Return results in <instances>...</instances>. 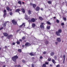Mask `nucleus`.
<instances>
[{
  "label": "nucleus",
  "mask_w": 67,
  "mask_h": 67,
  "mask_svg": "<svg viewBox=\"0 0 67 67\" xmlns=\"http://www.w3.org/2000/svg\"><path fill=\"white\" fill-rule=\"evenodd\" d=\"M47 24H49V25H51V24L49 22V21H47Z\"/></svg>",
  "instance_id": "obj_28"
},
{
  "label": "nucleus",
  "mask_w": 67,
  "mask_h": 67,
  "mask_svg": "<svg viewBox=\"0 0 67 67\" xmlns=\"http://www.w3.org/2000/svg\"><path fill=\"white\" fill-rule=\"evenodd\" d=\"M18 3H19V4H20V5L22 4V3H21V1H18Z\"/></svg>",
  "instance_id": "obj_20"
},
{
  "label": "nucleus",
  "mask_w": 67,
  "mask_h": 67,
  "mask_svg": "<svg viewBox=\"0 0 67 67\" xmlns=\"http://www.w3.org/2000/svg\"><path fill=\"white\" fill-rule=\"evenodd\" d=\"M28 21L29 22H31V20H28Z\"/></svg>",
  "instance_id": "obj_62"
},
{
  "label": "nucleus",
  "mask_w": 67,
  "mask_h": 67,
  "mask_svg": "<svg viewBox=\"0 0 67 67\" xmlns=\"http://www.w3.org/2000/svg\"><path fill=\"white\" fill-rule=\"evenodd\" d=\"M43 58V57H42V56H41L40 57V59H42Z\"/></svg>",
  "instance_id": "obj_47"
},
{
  "label": "nucleus",
  "mask_w": 67,
  "mask_h": 67,
  "mask_svg": "<svg viewBox=\"0 0 67 67\" xmlns=\"http://www.w3.org/2000/svg\"><path fill=\"white\" fill-rule=\"evenodd\" d=\"M56 22L57 23H59V20H56Z\"/></svg>",
  "instance_id": "obj_40"
},
{
  "label": "nucleus",
  "mask_w": 67,
  "mask_h": 67,
  "mask_svg": "<svg viewBox=\"0 0 67 67\" xmlns=\"http://www.w3.org/2000/svg\"><path fill=\"white\" fill-rule=\"evenodd\" d=\"M41 10H42V11H43V8H41Z\"/></svg>",
  "instance_id": "obj_58"
},
{
  "label": "nucleus",
  "mask_w": 67,
  "mask_h": 67,
  "mask_svg": "<svg viewBox=\"0 0 67 67\" xmlns=\"http://www.w3.org/2000/svg\"><path fill=\"white\" fill-rule=\"evenodd\" d=\"M45 43L46 44H48V41H46L45 42Z\"/></svg>",
  "instance_id": "obj_24"
},
{
  "label": "nucleus",
  "mask_w": 67,
  "mask_h": 67,
  "mask_svg": "<svg viewBox=\"0 0 67 67\" xmlns=\"http://www.w3.org/2000/svg\"><path fill=\"white\" fill-rule=\"evenodd\" d=\"M18 56H14L12 57V60H13L14 62H15V61H16V59H18Z\"/></svg>",
  "instance_id": "obj_1"
},
{
  "label": "nucleus",
  "mask_w": 67,
  "mask_h": 67,
  "mask_svg": "<svg viewBox=\"0 0 67 67\" xmlns=\"http://www.w3.org/2000/svg\"><path fill=\"white\" fill-rule=\"evenodd\" d=\"M5 48V49L7 48V46H5V47H4Z\"/></svg>",
  "instance_id": "obj_53"
},
{
  "label": "nucleus",
  "mask_w": 67,
  "mask_h": 67,
  "mask_svg": "<svg viewBox=\"0 0 67 67\" xmlns=\"http://www.w3.org/2000/svg\"><path fill=\"white\" fill-rule=\"evenodd\" d=\"M51 59L48 58V61H49V62L51 61Z\"/></svg>",
  "instance_id": "obj_34"
},
{
  "label": "nucleus",
  "mask_w": 67,
  "mask_h": 67,
  "mask_svg": "<svg viewBox=\"0 0 67 67\" xmlns=\"http://www.w3.org/2000/svg\"><path fill=\"white\" fill-rule=\"evenodd\" d=\"M19 30H18L16 32H19Z\"/></svg>",
  "instance_id": "obj_59"
},
{
  "label": "nucleus",
  "mask_w": 67,
  "mask_h": 67,
  "mask_svg": "<svg viewBox=\"0 0 67 67\" xmlns=\"http://www.w3.org/2000/svg\"><path fill=\"white\" fill-rule=\"evenodd\" d=\"M36 11H38L39 10H40V7H37L36 8Z\"/></svg>",
  "instance_id": "obj_16"
},
{
  "label": "nucleus",
  "mask_w": 67,
  "mask_h": 67,
  "mask_svg": "<svg viewBox=\"0 0 67 67\" xmlns=\"http://www.w3.org/2000/svg\"><path fill=\"white\" fill-rule=\"evenodd\" d=\"M54 58L55 59V60H56L57 59V57H56V56H55Z\"/></svg>",
  "instance_id": "obj_32"
},
{
  "label": "nucleus",
  "mask_w": 67,
  "mask_h": 67,
  "mask_svg": "<svg viewBox=\"0 0 67 67\" xmlns=\"http://www.w3.org/2000/svg\"><path fill=\"white\" fill-rule=\"evenodd\" d=\"M12 22L14 25H16V24H17V23L14 20H13Z\"/></svg>",
  "instance_id": "obj_2"
},
{
  "label": "nucleus",
  "mask_w": 67,
  "mask_h": 67,
  "mask_svg": "<svg viewBox=\"0 0 67 67\" xmlns=\"http://www.w3.org/2000/svg\"><path fill=\"white\" fill-rule=\"evenodd\" d=\"M61 25H62L63 26V25H64V23H62L61 24Z\"/></svg>",
  "instance_id": "obj_52"
},
{
  "label": "nucleus",
  "mask_w": 67,
  "mask_h": 67,
  "mask_svg": "<svg viewBox=\"0 0 67 67\" xmlns=\"http://www.w3.org/2000/svg\"><path fill=\"white\" fill-rule=\"evenodd\" d=\"M58 32L59 33H62V30H61V29H59L58 30Z\"/></svg>",
  "instance_id": "obj_12"
},
{
  "label": "nucleus",
  "mask_w": 67,
  "mask_h": 67,
  "mask_svg": "<svg viewBox=\"0 0 67 67\" xmlns=\"http://www.w3.org/2000/svg\"><path fill=\"white\" fill-rule=\"evenodd\" d=\"M30 55H31V56H34V54H33L32 53H30Z\"/></svg>",
  "instance_id": "obj_29"
},
{
  "label": "nucleus",
  "mask_w": 67,
  "mask_h": 67,
  "mask_svg": "<svg viewBox=\"0 0 67 67\" xmlns=\"http://www.w3.org/2000/svg\"><path fill=\"white\" fill-rule=\"evenodd\" d=\"M10 15H12V12H10Z\"/></svg>",
  "instance_id": "obj_43"
},
{
  "label": "nucleus",
  "mask_w": 67,
  "mask_h": 67,
  "mask_svg": "<svg viewBox=\"0 0 67 67\" xmlns=\"http://www.w3.org/2000/svg\"><path fill=\"white\" fill-rule=\"evenodd\" d=\"M54 52H52L51 53V56H53L54 55Z\"/></svg>",
  "instance_id": "obj_19"
},
{
  "label": "nucleus",
  "mask_w": 67,
  "mask_h": 67,
  "mask_svg": "<svg viewBox=\"0 0 67 67\" xmlns=\"http://www.w3.org/2000/svg\"><path fill=\"white\" fill-rule=\"evenodd\" d=\"M43 24H44V23H41V24L40 26L41 28L43 29H44V25H43Z\"/></svg>",
  "instance_id": "obj_3"
},
{
  "label": "nucleus",
  "mask_w": 67,
  "mask_h": 67,
  "mask_svg": "<svg viewBox=\"0 0 67 67\" xmlns=\"http://www.w3.org/2000/svg\"><path fill=\"white\" fill-rule=\"evenodd\" d=\"M63 20L64 21H66V18H64V17H63Z\"/></svg>",
  "instance_id": "obj_39"
},
{
  "label": "nucleus",
  "mask_w": 67,
  "mask_h": 67,
  "mask_svg": "<svg viewBox=\"0 0 67 67\" xmlns=\"http://www.w3.org/2000/svg\"><path fill=\"white\" fill-rule=\"evenodd\" d=\"M18 51L19 52H21V49H19L18 50Z\"/></svg>",
  "instance_id": "obj_37"
},
{
  "label": "nucleus",
  "mask_w": 67,
  "mask_h": 67,
  "mask_svg": "<svg viewBox=\"0 0 67 67\" xmlns=\"http://www.w3.org/2000/svg\"><path fill=\"white\" fill-rule=\"evenodd\" d=\"M3 67H5V65H4Z\"/></svg>",
  "instance_id": "obj_60"
},
{
  "label": "nucleus",
  "mask_w": 67,
  "mask_h": 67,
  "mask_svg": "<svg viewBox=\"0 0 67 67\" xmlns=\"http://www.w3.org/2000/svg\"><path fill=\"white\" fill-rule=\"evenodd\" d=\"M59 66H60V65H59V64H58V65H57V67H59Z\"/></svg>",
  "instance_id": "obj_45"
},
{
  "label": "nucleus",
  "mask_w": 67,
  "mask_h": 67,
  "mask_svg": "<svg viewBox=\"0 0 67 67\" xmlns=\"http://www.w3.org/2000/svg\"><path fill=\"white\" fill-rule=\"evenodd\" d=\"M7 10H8V11H9V10H10V8L9 7H7Z\"/></svg>",
  "instance_id": "obj_25"
},
{
  "label": "nucleus",
  "mask_w": 67,
  "mask_h": 67,
  "mask_svg": "<svg viewBox=\"0 0 67 67\" xmlns=\"http://www.w3.org/2000/svg\"><path fill=\"white\" fill-rule=\"evenodd\" d=\"M43 54H46V52L45 51H44L43 52Z\"/></svg>",
  "instance_id": "obj_36"
},
{
  "label": "nucleus",
  "mask_w": 67,
  "mask_h": 67,
  "mask_svg": "<svg viewBox=\"0 0 67 67\" xmlns=\"http://www.w3.org/2000/svg\"><path fill=\"white\" fill-rule=\"evenodd\" d=\"M25 37H22V40H25Z\"/></svg>",
  "instance_id": "obj_41"
},
{
  "label": "nucleus",
  "mask_w": 67,
  "mask_h": 67,
  "mask_svg": "<svg viewBox=\"0 0 67 67\" xmlns=\"http://www.w3.org/2000/svg\"><path fill=\"white\" fill-rule=\"evenodd\" d=\"M12 36V35H10L8 36L7 38H8V39H10V38H11V37Z\"/></svg>",
  "instance_id": "obj_9"
},
{
  "label": "nucleus",
  "mask_w": 67,
  "mask_h": 67,
  "mask_svg": "<svg viewBox=\"0 0 67 67\" xmlns=\"http://www.w3.org/2000/svg\"><path fill=\"white\" fill-rule=\"evenodd\" d=\"M31 45V44L29 43V42H26L25 44V46H29Z\"/></svg>",
  "instance_id": "obj_4"
},
{
  "label": "nucleus",
  "mask_w": 67,
  "mask_h": 67,
  "mask_svg": "<svg viewBox=\"0 0 67 67\" xmlns=\"http://www.w3.org/2000/svg\"><path fill=\"white\" fill-rule=\"evenodd\" d=\"M7 22H5V24H6L7 23Z\"/></svg>",
  "instance_id": "obj_61"
},
{
  "label": "nucleus",
  "mask_w": 67,
  "mask_h": 67,
  "mask_svg": "<svg viewBox=\"0 0 67 67\" xmlns=\"http://www.w3.org/2000/svg\"><path fill=\"white\" fill-rule=\"evenodd\" d=\"M50 66H52V64H50Z\"/></svg>",
  "instance_id": "obj_63"
},
{
  "label": "nucleus",
  "mask_w": 67,
  "mask_h": 67,
  "mask_svg": "<svg viewBox=\"0 0 67 67\" xmlns=\"http://www.w3.org/2000/svg\"><path fill=\"white\" fill-rule=\"evenodd\" d=\"M19 11H20V9H18L15 10V12H19Z\"/></svg>",
  "instance_id": "obj_11"
},
{
  "label": "nucleus",
  "mask_w": 67,
  "mask_h": 67,
  "mask_svg": "<svg viewBox=\"0 0 67 67\" xmlns=\"http://www.w3.org/2000/svg\"><path fill=\"white\" fill-rule=\"evenodd\" d=\"M16 43H17V44H20V42H19V41H17L16 42Z\"/></svg>",
  "instance_id": "obj_33"
},
{
  "label": "nucleus",
  "mask_w": 67,
  "mask_h": 67,
  "mask_svg": "<svg viewBox=\"0 0 67 67\" xmlns=\"http://www.w3.org/2000/svg\"><path fill=\"white\" fill-rule=\"evenodd\" d=\"M32 60L34 59V57H32Z\"/></svg>",
  "instance_id": "obj_54"
},
{
  "label": "nucleus",
  "mask_w": 67,
  "mask_h": 67,
  "mask_svg": "<svg viewBox=\"0 0 67 67\" xmlns=\"http://www.w3.org/2000/svg\"><path fill=\"white\" fill-rule=\"evenodd\" d=\"M23 25H24V26H25V25H24V23H23V24L22 25L19 26V27H22V26H23Z\"/></svg>",
  "instance_id": "obj_13"
},
{
  "label": "nucleus",
  "mask_w": 67,
  "mask_h": 67,
  "mask_svg": "<svg viewBox=\"0 0 67 67\" xmlns=\"http://www.w3.org/2000/svg\"><path fill=\"white\" fill-rule=\"evenodd\" d=\"M52 61L53 63H55V60L54 59H53L52 60Z\"/></svg>",
  "instance_id": "obj_31"
},
{
  "label": "nucleus",
  "mask_w": 67,
  "mask_h": 67,
  "mask_svg": "<svg viewBox=\"0 0 67 67\" xmlns=\"http://www.w3.org/2000/svg\"><path fill=\"white\" fill-rule=\"evenodd\" d=\"M4 27H5L6 26V24L5 23H4L3 25Z\"/></svg>",
  "instance_id": "obj_27"
},
{
  "label": "nucleus",
  "mask_w": 67,
  "mask_h": 67,
  "mask_svg": "<svg viewBox=\"0 0 67 67\" xmlns=\"http://www.w3.org/2000/svg\"><path fill=\"white\" fill-rule=\"evenodd\" d=\"M56 34L57 35V36H60V34L59 32H58V31H56Z\"/></svg>",
  "instance_id": "obj_5"
},
{
  "label": "nucleus",
  "mask_w": 67,
  "mask_h": 67,
  "mask_svg": "<svg viewBox=\"0 0 67 67\" xmlns=\"http://www.w3.org/2000/svg\"><path fill=\"white\" fill-rule=\"evenodd\" d=\"M21 10L24 13H25V10H24V8H22L21 9Z\"/></svg>",
  "instance_id": "obj_15"
},
{
  "label": "nucleus",
  "mask_w": 67,
  "mask_h": 67,
  "mask_svg": "<svg viewBox=\"0 0 67 67\" xmlns=\"http://www.w3.org/2000/svg\"><path fill=\"white\" fill-rule=\"evenodd\" d=\"M31 21L32 22H34L35 21V19L34 18H32L31 19Z\"/></svg>",
  "instance_id": "obj_8"
},
{
  "label": "nucleus",
  "mask_w": 67,
  "mask_h": 67,
  "mask_svg": "<svg viewBox=\"0 0 67 67\" xmlns=\"http://www.w3.org/2000/svg\"><path fill=\"white\" fill-rule=\"evenodd\" d=\"M32 67H34V65L33 64H32Z\"/></svg>",
  "instance_id": "obj_42"
},
{
  "label": "nucleus",
  "mask_w": 67,
  "mask_h": 67,
  "mask_svg": "<svg viewBox=\"0 0 67 67\" xmlns=\"http://www.w3.org/2000/svg\"><path fill=\"white\" fill-rule=\"evenodd\" d=\"M3 29V27H2L1 28H0V30H2Z\"/></svg>",
  "instance_id": "obj_48"
},
{
  "label": "nucleus",
  "mask_w": 67,
  "mask_h": 67,
  "mask_svg": "<svg viewBox=\"0 0 67 67\" xmlns=\"http://www.w3.org/2000/svg\"><path fill=\"white\" fill-rule=\"evenodd\" d=\"M50 27H51V26H48L47 27V29L48 30H49V29H50Z\"/></svg>",
  "instance_id": "obj_23"
},
{
  "label": "nucleus",
  "mask_w": 67,
  "mask_h": 67,
  "mask_svg": "<svg viewBox=\"0 0 67 67\" xmlns=\"http://www.w3.org/2000/svg\"><path fill=\"white\" fill-rule=\"evenodd\" d=\"M4 13H6V10H4Z\"/></svg>",
  "instance_id": "obj_50"
},
{
  "label": "nucleus",
  "mask_w": 67,
  "mask_h": 67,
  "mask_svg": "<svg viewBox=\"0 0 67 67\" xmlns=\"http://www.w3.org/2000/svg\"><path fill=\"white\" fill-rule=\"evenodd\" d=\"M31 11L30 10H29L28 12V13L29 14H31Z\"/></svg>",
  "instance_id": "obj_21"
},
{
  "label": "nucleus",
  "mask_w": 67,
  "mask_h": 67,
  "mask_svg": "<svg viewBox=\"0 0 67 67\" xmlns=\"http://www.w3.org/2000/svg\"><path fill=\"white\" fill-rule=\"evenodd\" d=\"M54 19H56V17H54Z\"/></svg>",
  "instance_id": "obj_64"
},
{
  "label": "nucleus",
  "mask_w": 67,
  "mask_h": 67,
  "mask_svg": "<svg viewBox=\"0 0 67 67\" xmlns=\"http://www.w3.org/2000/svg\"><path fill=\"white\" fill-rule=\"evenodd\" d=\"M22 62H23V63H25V61H24V60H23V61H22Z\"/></svg>",
  "instance_id": "obj_46"
},
{
  "label": "nucleus",
  "mask_w": 67,
  "mask_h": 67,
  "mask_svg": "<svg viewBox=\"0 0 67 67\" xmlns=\"http://www.w3.org/2000/svg\"><path fill=\"white\" fill-rule=\"evenodd\" d=\"M25 19H26V20H28V18H27V15H25Z\"/></svg>",
  "instance_id": "obj_17"
},
{
  "label": "nucleus",
  "mask_w": 67,
  "mask_h": 67,
  "mask_svg": "<svg viewBox=\"0 0 67 67\" xmlns=\"http://www.w3.org/2000/svg\"><path fill=\"white\" fill-rule=\"evenodd\" d=\"M64 59H65V55H63V56Z\"/></svg>",
  "instance_id": "obj_38"
},
{
  "label": "nucleus",
  "mask_w": 67,
  "mask_h": 67,
  "mask_svg": "<svg viewBox=\"0 0 67 67\" xmlns=\"http://www.w3.org/2000/svg\"><path fill=\"white\" fill-rule=\"evenodd\" d=\"M32 4L33 8H35V7H36V5L35 4H33L32 3H31L30 4V5H32Z\"/></svg>",
  "instance_id": "obj_6"
},
{
  "label": "nucleus",
  "mask_w": 67,
  "mask_h": 67,
  "mask_svg": "<svg viewBox=\"0 0 67 67\" xmlns=\"http://www.w3.org/2000/svg\"><path fill=\"white\" fill-rule=\"evenodd\" d=\"M35 26V24H32V27L34 28Z\"/></svg>",
  "instance_id": "obj_18"
},
{
  "label": "nucleus",
  "mask_w": 67,
  "mask_h": 67,
  "mask_svg": "<svg viewBox=\"0 0 67 67\" xmlns=\"http://www.w3.org/2000/svg\"><path fill=\"white\" fill-rule=\"evenodd\" d=\"M15 43L14 42H13L12 44V45H15Z\"/></svg>",
  "instance_id": "obj_44"
},
{
  "label": "nucleus",
  "mask_w": 67,
  "mask_h": 67,
  "mask_svg": "<svg viewBox=\"0 0 67 67\" xmlns=\"http://www.w3.org/2000/svg\"><path fill=\"white\" fill-rule=\"evenodd\" d=\"M6 14H7V13H4V17L5 15H6Z\"/></svg>",
  "instance_id": "obj_30"
},
{
  "label": "nucleus",
  "mask_w": 67,
  "mask_h": 67,
  "mask_svg": "<svg viewBox=\"0 0 67 67\" xmlns=\"http://www.w3.org/2000/svg\"><path fill=\"white\" fill-rule=\"evenodd\" d=\"M57 41L58 42H61V39L60 38H57Z\"/></svg>",
  "instance_id": "obj_7"
},
{
  "label": "nucleus",
  "mask_w": 67,
  "mask_h": 67,
  "mask_svg": "<svg viewBox=\"0 0 67 67\" xmlns=\"http://www.w3.org/2000/svg\"><path fill=\"white\" fill-rule=\"evenodd\" d=\"M45 64H46V65H48V62H46L45 63Z\"/></svg>",
  "instance_id": "obj_51"
},
{
  "label": "nucleus",
  "mask_w": 67,
  "mask_h": 67,
  "mask_svg": "<svg viewBox=\"0 0 67 67\" xmlns=\"http://www.w3.org/2000/svg\"><path fill=\"white\" fill-rule=\"evenodd\" d=\"M48 4H51L52 3V2L51 1H49L48 2Z\"/></svg>",
  "instance_id": "obj_22"
},
{
  "label": "nucleus",
  "mask_w": 67,
  "mask_h": 67,
  "mask_svg": "<svg viewBox=\"0 0 67 67\" xmlns=\"http://www.w3.org/2000/svg\"><path fill=\"white\" fill-rule=\"evenodd\" d=\"M3 34L4 35V36H8V34L7 33H3Z\"/></svg>",
  "instance_id": "obj_10"
},
{
  "label": "nucleus",
  "mask_w": 67,
  "mask_h": 67,
  "mask_svg": "<svg viewBox=\"0 0 67 67\" xmlns=\"http://www.w3.org/2000/svg\"><path fill=\"white\" fill-rule=\"evenodd\" d=\"M55 44L56 45H57V44H58V42H55Z\"/></svg>",
  "instance_id": "obj_49"
},
{
  "label": "nucleus",
  "mask_w": 67,
  "mask_h": 67,
  "mask_svg": "<svg viewBox=\"0 0 67 67\" xmlns=\"http://www.w3.org/2000/svg\"><path fill=\"white\" fill-rule=\"evenodd\" d=\"M65 59H64L63 61V64H64L65 63Z\"/></svg>",
  "instance_id": "obj_35"
},
{
  "label": "nucleus",
  "mask_w": 67,
  "mask_h": 67,
  "mask_svg": "<svg viewBox=\"0 0 67 67\" xmlns=\"http://www.w3.org/2000/svg\"><path fill=\"white\" fill-rule=\"evenodd\" d=\"M22 40L21 39L19 40V41H20V42H22Z\"/></svg>",
  "instance_id": "obj_55"
},
{
  "label": "nucleus",
  "mask_w": 67,
  "mask_h": 67,
  "mask_svg": "<svg viewBox=\"0 0 67 67\" xmlns=\"http://www.w3.org/2000/svg\"><path fill=\"white\" fill-rule=\"evenodd\" d=\"M39 19L40 20H41V21L43 20V18L41 16L39 17Z\"/></svg>",
  "instance_id": "obj_14"
},
{
  "label": "nucleus",
  "mask_w": 67,
  "mask_h": 67,
  "mask_svg": "<svg viewBox=\"0 0 67 67\" xmlns=\"http://www.w3.org/2000/svg\"><path fill=\"white\" fill-rule=\"evenodd\" d=\"M18 67H21V66H20V65H18Z\"/></svg>",
  "instance_id": "obj_57"
},
{
  "label": "nucleus",
  "mask_w": 67,
  "mask_h": 67,
  "mask_svg": "<svg viewBox=\"0 0 67 67\" xmlns=\"http://www.w3.org/2000/svg\"><path fill=\"white\" fill-rule=\"evenodd\" d=\"M42 67H46V64H43Z\"/></svg>",
  "instance_id": "obj_26"
},
{
  "label": "nucleus",
  "mask_w": 67,
  "mask_h": 67,
  "mask_svg": "<svg viewBox=\"0 0 67 67\" xmlns=\"http://www.w3.org/2000/svg\"><path fill=\"white\" fill-rule=\"evenodd\" d=\"M22 46L23 47H24V45H23Z\"/></svg>",
  "instance_id": "obj_56"
}]
</instances>
